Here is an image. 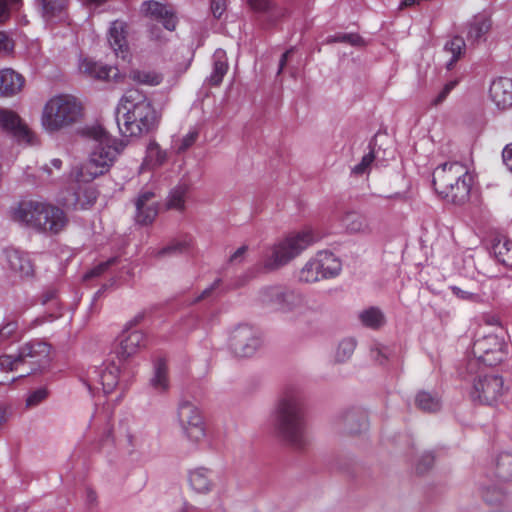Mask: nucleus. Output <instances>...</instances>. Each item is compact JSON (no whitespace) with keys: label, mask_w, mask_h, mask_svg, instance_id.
<instances>
[{"label":"nucleus","mask_w":512,"mask_h":512,"mask_svg":"<svg viewBox=\"0 0 512 512\" xmlns=\"http://www.w3.org/2000/svg\"><path fill=\"white\" fill-rule=\"evenodd\" d=\"M42 8V15L46 21L62 19L67 6V0H37Z\"/></svg>","instance_id":"34"},{"label":"nucleus","mask_w":512,"mask_h":512,"mask_svg":"<svg viewBox=\"0 0 512 512\" xmlns=\"http://www.w3.org/2000/svg\"><path fill=\"white\" fill-rule=\"evenodd\" d=\"M457 84V80H451L447 82L440 90V92L431 100V105L438 106L442 104L446 100L450 92L457 86Z\"/></svg>","instance_id":"47"},{"label":"nucleus","mask_w":512,"mask_h":512,"mask_svg":"<svg viewBox=\"0 0 512 512\" xmlns=\"http://www.w3.org/2000/svg\"><path fill=\"white\" fill-rule=\"evenodd\" d=\"M82 102L71 94L51 96L43 105L40 115L42 129L56 134L77 124L83 117Z\"/></svg>","instance_id":"4"},{"label":"nucleus","mask_w":512,"mask_h":512,"mask_svg":"<svg viewBox=\"0 0 512 512\" xmlns=\"http://www.w3.org/2000/svg\"><path fill=\"white\" fill-rule=\"evenodd\" d=\"M111 416V411H104L103 408H97L91 417L90 424H104L102 440L104 442H111L124 454L133 455L143 444V437L140 429L134 421L129 418L120 420L116 427H110L108 424Z\"/></svg>","instance_id":"6"},{"label":"nucleus","mask_w":512,"mask_h":512,"mask_svg":"<svg viewBox=\"0 0 512 512\" xmlns=\"http://www.w3.org/2000/svg\"><path fill=\"white\" fill-rule=\"evenodd\" d=\"M149 384L159 394H164L170 389L169 369L164 359H157L154 362Z\"/></svg>","instance_id":"28"},{"label":"nucleus","mask_w":512,"mask_h":512,"mask_svg":"<svg viewBox=\"0 0 512 512\" xmlns=\"http://www.w3.org/2000/svg\"><path fill=\"white\" fill-rule=\"evenodd\" d=\"M489 97L499 110L512 107V79L499 77L494 79L489 87Z\"/></svg>","instance_id":"23"},{"label":"nucleus","mask_w":512,"mask_h":512,"mask_svg":"<svg viewBox=\"0 0 512 512\" xmlns=\"http://www.w3.org/2000/svg\"><path fill=\"white\" fill-rule=\"evenodd\" d=\"M507 392L508 387L501 376L484 375L474 381L470 396L473 401L493 405L502 402Z\"/></svg>","instance_id":"12"},{"label":"nucleus","mask_w":512,"mask_h":512,"mask_svg":"<svg viewBox=\"0 0 512 512\" xmlns=\"http://www.w3.org/2000/svg\"><path fill=\"white\" fill-rule=\"evenodd\" d=\"M259 298L262 303L271 305L282 313L300 315L307 306L306 299L301 293L277 286L264 288Z\"/></svg>","instance_id":"10"},{"label":"nucleus","mask_w":512,"mask_h":512,"mask_svg":"<svg viewBox=\"0 0 512 512\" xmlns=\"http://www.w3.org/2000/svg\"><path fill=\"white\" fill-rule=\"evenodd\" d=\"M14 49V42L4 32L0 31V52L8 54Z\"/></svg>","instance_id":"56"},{"label":"nucleus","mask_w":512,"mask_h":512,"mask_svg":"<svg viewBox=\"0 0 512 512\" xmlns=\"http://www.w3.org/2000/svg\"><path fill=\"white\" fill-rule=\"evenodd\" d=\"M492 251L500 263L512 267V241L506 237H498L493 241Z\"/></svg>","instance_id":"32"},{"label":"nucleus","mask_w":512,"mask_h":512,"mask_svg":"<svg viewBox=\"0 0 512 512\" xmlns=\"http://www.w3.org/2000/svg\"><path fill=\"white\" fill-rule=\"evenodd\" d=\"M228 70L226 52L222 49H217L213 54V71L208 78L211 85H219Z\"/></svg>","instance_id":"31"},{"label":"nucleus","mask_w":512,"mask_h":512,"mask_svg":"<svg viewBox=\"0 0 512 512\" xmlns=\"http://www.w3.org/2000/svg\"><path fill=\"white\" fill-rule=\"evenodd\" d=\"M190 488L198 494H208L214 488L213 472L205 467H197L188 472Z\"/></svg>","instance_id":"25"},{"label":"nucleus","mask_w":512,"mask_h":512,"mask_svg":"<svg viewBox=\"0 0 512 512\" xmlns=\"http://www.w3.org/2000/svg\"><path fill=\"white\" fill-rule=\"evenodd\" d=\"M248 3L255 11H266L270 7V0H248Z\"/></svg>","instance_id":"61"},{"label":"nucleus","mask_w":512,"mask_h":512,"mask_svg":"<svg viewBox=\"0 0 512 512\" xmlns=\"http://www.w3.org/2000/svg\"><path fill=\"white\" fill-rule=\"evenodd\" d=\"M433 461H434L433 455L431 453H425L421 457L420 463L417 466V471L419 473H423L433 464Z\"/></svg>","instance_id":"58"},{"label":"nucleus","mask_w":512,"mask_h":512,"mask_svg":"<svg viewBox=\"0 0 512 512\" xmlns=\"http://www.w3.org/2000/svg\"><path fill=\"white\" fill-rule=\"evenodd\" d=\"M48 396L46 388H37L31 391L26 398V407L33 408L43 402Z\"/></svg>","instance_id":"46"},{"label":"nucleus","mask_w":512,"mask_h":512,"mask_svg":"<svg viewBox=\"0 0 512 512\" xmlns=\"http://www.w3.org/2000/svg\"><path fill=\"white\" fill-rule=\"evenodd\" d=\"M115 262V259H110L106 262H102L100 264H98L97 266H95L94 268H92L90 271H88L85 275H84V279L85 280H88V279H91V278H94V277H97V276H100L104 271L107 270V268L113 264Z\"/></svg>","instance_id":"52"},{"label":"nucleus","mask_w":512,"mask_h":512,"mask_svg":"<svg viewBox=\"0 0 512 512\" xmlns=\"http://www.w3.org/2000/svg\"><path fill=\"white\" fill-rule=\"evenodd\" d=\"M211 9L216 18H220L226 9V0H211Z\"/></svg>","instance_id":"59"},{"label":"nucleus","mask_w":512,"mask_h":512,"mask_svg":"<svg viewBox=\"0 0 512 512\" xmlns=\"http://www.w3.org/2000/svg\"><path fill=\"white\" fill-rule=\"evenodd\" d=\"M51 346L41 340L24 344L17 354L19 365L28 364L31 372L47 367L51 361Z\"/></svg>","instance_id":"16"},{"label":"nucleus","mask_w":512,"mask_h":512,"mask_svg":"<svg viewBox=\"0 0 512 512\" xmlns=\"http://www.w3.org/2000/svg\"><path fill=\"white\" fill-rule=\"evenodd\" d=\"M135 221L142 226L150 225L154 222L159 212V202L151 191H142L135 200Z\"/></svg>","instance_id":"19"},{"label":"nucleus","mask_w":512,"mask_h":512,"mask_svg":"<svg viewBox=\"0 0 512 512\" xmlns=\"http://www.w3.org/2000/svg\"><path fill=\"white\" fill-rule=\"evenodd\" d=\"M491 21L486 15L475 16L468 24L467 39L469 41H478L490 29Z\"/></svg>","instance_id":"35"},{"label":"nucleus","mask_w":512,"mask_h":512,"mask_svg":"<svg viewBox=\"0 0 512 512\" xmlns=\"http://www.w3.org/2000/svg\"><path fill=\"white\" fill-rule=\"evenodd\" d=\"M178 422L185 439L194 446L206 440V425L200 409L188 400L180 401L177 411Z\"/></svg>","instance_id":"8"},{"label":"nucleus","mask_w":512,"mask_h":512,"mask_svg":"<svg viewBox=\"0 0 512 512\" xmlns=\"http://www.w3.org/2000/svg\"><path fill=\"white\" fill-rule=\"evenodd\" d=\"M24 78L10 68L0 71V94L13 96L20 92L24 86Z\"/></svg>","instance_id":"29"},{"label":"nucleus","mask_w":512,"mask_h":512,"mask_svg":"<svg viewBox=\"0 0 512 512\" xmlns=\"http://www.w3.org/2000/svg\"><path fill=\"white\" fill-rule=\"evenodd\" d=\"M474 358L487 366L502 362L505 357L504 342L495 334H488L474 341L472 346Z\"/></svg>","instance_id":"14"},{"label":"nucleus","mask_w":512,"mask_h":512,"mask_svg":"<svg viewBox=\"0 0 512 512\" xmlns=\"http://www.w3.org/2000/svg\"><path fill=\"white\" fill-rule=\"evenodd\" d=\"M40 213V226L37 227L38 232L58 234L68 223L65 212L46 201L41 200Z\"/></svg>","instance_id":"17"},{"label":"nucleus","mask_w":512,"mask_h":512,"mask_svg":"<svg viewBox=\"0 0 512 512\" xmlns=\"http://www.w3.org/2000/svg\"><path fill=\"white\" fill-rule=\"evenodd\" d=\"M4 265L15 276L28 278L34 275V264L29 253L18 248L4 250Z\"/></svg>","instance_id":"18"},{"label":"nucleus","mask_w":512,"mask_h":512,"mask_svg":"<svg viewBox=\"0 0 512 512\" xmlns=\"http://www.w3.org/2000/svg\"><path fill=\"white\" fill-rule=\"evenodd\" d=\"M320 238V235L308 226L290 232L274 245L271 256L265 261V267L272 270L287 264Z\"/></svg>","instance_id":"7"},{"label":"nucleus","mask_w":512,"mask_h":512,"mask_svg":"<svg viewBox=\"0 0 512 512\" xmlns=\"http://www.w3.org/2000/svg\"><path fill=\"white\" fill-rule=\"evenodd\" d=\"M375 157L374 151L364 155L361 162L353 167L352 172L356 175L364 174L375 160Z\"/></svg>","instance_id":"48"},{"label":"nucleus","mask_w":512,"mask_h":512,"mask_svg":"<svg viewBox=\"0 0 512 512\" xmlns=\"http://www.w3.org/2000/svg\"><path fill=\"white\" fill-rule=\"evenodd\" d=\"M416 404L425 412H435L441 407L440 399L436 395L424 391L417 394Z\"/></svg>","instance_id":"43"},{"label":"nucleus","mask_w":512,"mask_h":512,"mask_svg":"<svg viewBox=\"0 0 512 512\" xmlns=\"http://www.w3.org/2000/svg\"><path fill=\"white\" fill-rule=\"evenodd\" d=\"M108 42L115 55L123 60L129 56L124 22L114 21L108 31Z\"/></svg>","instance_id":"24"},{"label":"nucleus","mask_w":512,"mask_h":512,"mask_svg":"<svg viewBox=\"0 0 512 512\" xmlns=\"http://www.w3.org/2000/svg\"><path fill=\"white\" fill-rule=\"evenodd\" d=\"M194 245L193 239L190 236H185L181 239L172 241L169 245L158 251L159 256L167 254H181L188 252Z\"/></svg>","instance_id":"41"},{"label":"nucleus","mask_w":512,"mask_h":512,"mask_svg":"<svg viewBox=\"0 0 512 512\" xmlns=\"http://www.w3.org/2000/svg\"><path fill=\"white\" fill-rule=\"evenodd\" d=\"M119 343L116 354L120 359H127L136 354L146 345V337L143 332L138 330H125L119 336Z\"/></svg>","instance_id":"22"},{"label":"nucleus","mask_w":512,"mask_h":512,"mask_svg":"<svg viewBox=\"0 0 512 512\" xmlns=\"http://www.w3.org/2000/svg\"><path fill=\"white\" fill-rule=\"evenodd\" d=\"M115 262V259H110L106 262H102L100 264H98L97 266H95L94 268H92L90 271H88L85 275H84V279L85 280H88V279H91V278H94V277H97V276H100L104 271L107 270V268L113 264Z\"/></svg>","instance_id":"53"},{"label":"nucleus","mask_w":512,"mask_h":512,"mask_svg":"<svg viewBox=\"0 0 512 512\" xmlns=\"http://www.w3.org/2000/svg\"><path fill=\"white\" fill-rule=\"evenodd\" d=\"M363 326L370 329H378L385 324V316L377 307H369L358 314Z\"/></svg>","instance_id":"37"},{"label":"nucleus","mask_w":512,"mask_h":512,"mask_svg":"<svg viewBox=\"0 0 512 512\" xmlns=\"http://www.w3.org/2000/svg\"><path fill=\"white\" fill-rule=\"evenodd\" d=\"M0 129L14 137L19 143L35 145L38 142L37 135L13 110L0 108Z\"/></svg>","instance_id":"15"},{"label":"nucleus","mask_w":512,"mask_h":512,"mask_svg":"<svg viewBox=\"0 0 512 512\" xmlns=\"http://www.w3.org/2000/svg\"><path fill=\"white\" fill-rule=\"evenodd\" d=\"M79 69L82 73L99 80H116L119 73L116 67L103 65L91 59H83Z\"/></svg>","instance_id":"27"},{"label":"nucleus","mask_w":512,"mask_h":512,"mask_svg":"<svg viewBox=\"0 0 512 512\" xmlns=\"http://www.w3.org/2000/svg\"><path fill=\"white\" fill-rule=\"evenodd\" d=\"M17 330V324L15 322H8L4 324L0 329V337H6L10 339Z\"/></svg>","instance_id":"60"},{"label":"nucleus","mask_w":512,"mask_h":512,"mask_svg":"<svg viewBox=\"0 0 512 512\" xmlns=\"http://www.w3.org/2000/svg\"><path fill=\"white\" fill-rule=\"evenodd\" d=\"M197 136L198 133L196 131H189L186 135H184L179 140V144L177 146L178 152H184L189 147H191L195 143Z\"/></svg>","instance_id":"50"},{"label":"nucleus","mask_w":512,"mask_h":512,"mask_svg":"<svg viewBox=\"0 0 512 512\" xmlns=\"http://www.w3.org/2000/svg\"><path fill=\"white\" fill-rule=\"evenodd\" d=\"M451 290L455 296L463 300L478 301L480 299L477 294L462 290L456 286L451 287Z\"/></svg>","instance_id":"57"},{"label":"nucleus","mask_w":512,"mask_h":512,"mask_svg":"<svg viewBox=\"0 0 512 512\" xmlns=\"http://www.w3.org/2000/svg\"><path fill=\"white\" fill-rule=\"evenodd\" d=\"M130 77L140 84L149 86H157L163 80L162 74L154 70H133Z\"/></svg>","instance_id":"42"},{"label":"nucleus","mask_w":512,"mask_h":512,"mask_svg":"<svg viewBox=\"0 0 512 512\" xmlns=\"http://www.w3.org/2000/svg\"><path fill=\"white\" fill-rule=\"evenodd\" d=\"M41 303L43 305H48L50 303L53 307H56L58 309L59 303L57 300L56 290L55 289L46 290L41 296Z\"/></svg>","instance_id":"54"},{"label":"nucleus","mask_w":512,"mask_h":512,"mask_svg":"<svg viewBox=\"0 0 512 512\" xmlns=\"http://www.w3.org/2000/svg\"><path fill=\"white\" fill-rule=\"evenodd\" d=\"M41 200L28 199L21 201L13 211V219L19 224L34 229L40 226Z\"/></svg>","instance_id":"21"},{"label":"nucleus","mask_w":512,"mask_h":512,"mask_svg":"<svg viewBox=\"0 0 512 512\" xmlns=\"http://www.w3.org/2000/svg\"><path fill=\"white\" fill-rule=\"evenodd\" d=\"M302 405L301 392L289 388L283 392L273 410L277 432L286 443L296 449H302L308 443Z\"/></svg>","instance_id":"2"},{"label":"nucleus","mask_w":512,"mask_h":512,"mask_svg":"<svg viewBox=\"0 0 512 512\" xmlns=\"http://www.w3.org/2000/svg\"><path fill=\"white\" fill-rule=\"evenodd\" d=\"M166 158V152L163 151L155 141H151L146 148V156L142 164V169H154L159 167L166 161Z\"/></svg>","instance_id":"36"},{"label":"nucleus","mask_w":512,"mask_h":512,"mask_svg":"<svg viewBox=\"0 0 512 512\" xmlns=\"http://www.w3.org/2000/svg\"><path fill=\"white\" fill-rule=\"evenodd\" d=\"M344 429L351 434H356L366 427L367 419L363 412L350 410L340 416Z\"/></svg>","instance_id":"30"},{"label":"nucleus","mask_w":512,"mask_h":512,"mask_svg":"<svg viewBox=\"0 0 512 512\" xmlns=\"http://www.w3.org/2000/svg\"><path fill=\"white\" fill-rule=\"evenodd\" d=\"M465 47L466 44L464 39L459 36H455L445 43L443 52L450 56L449 60L446 63V68L448 70H451L454 67V64L464 54Z\"/></svg>","instance_id":"33"},{"label":"nucleus","mask_w":512,"mask_h":512,"mask_svg":"<svg viewBox=\"0 0 512 512\" xmlns=\"http://www.w3.org/2000/svg\"><path fill=\"white\" fill-rule=\"evenodd\" d=\"M116 122L123 136L137 137L156 128L158 115L142 92L131 89L125 92L116 107Z\"/></svg>","instance_id":"1"},{"label":"nucleus","mask_w":512,"mask_h":512,"mask_svg":"<svg viewBox=\"0 0 512 512\" xmlns=\"http://www.w3.org/2000/svg\"><path fill=\"white\" fill-rule=\"evenodd\" d=\"M341 271L340 260L331 252L320 251L300 270L299 280L314 283L336 277Z\"/></svg>","instance_id":"11"},{"label":"nucleus","mask_w":512,"mask_h":512,"mask_svg":"<svg viewBox=\"0 0 512 512\" xmlns=\"http://www.w3.org/2000/svg\"><path fill=\"white\" fill-rule=\"evenodd\" d=\"M120 366L114 361H105L99 366H89L79 374L80 381L88 388L91 394L102 388L108 395L114 391L119 381Z\"/></svg>","instance_id":"9"},{"label":"nucleus","mask_w":512,"mask_h":512,"mask_svg":"<svg viewBox=\"0 0 512 512\" xmlns=\"http://www.w3.org/2000/svg\"><path fill=\"white\" fill-rule=\"evenodd\" d=\"M141 11L145 16L160 22L169 31L176 28L177 17L170 5L153 0L146 1L142 4Z\"/></svg>","instance_id":"20"},{"label":"nucleus","mask_w":512,"mask_h":512,"mask_svg":"<svg viewBox=\"0 0 512 512\" xmlns=\"http://www.w3.org/2000/svg\"><path fill=\"white\" fill-rule=\"evenodd\" d=\"M472 176L465 165L449 162L438 166L433 172L435 191L444 199L455 204L464 203L470 193Z\"/></svg>","instance_id":"5"},{"label":"nucleus","mask_w":512,"mask_h":512,"mask_svg":"<svg viewBox=\"0 0 512 512\" xmlns=\"http://www.w3.org/2000/svg\"><path fill=\"white\" fill-rule=\"evenodd\" d=\"M62 167V161L58 158H55V159H52L50 161V166L49 165H44L42 168H41V171H42V179L43 180H49L52 176H53V169H56L57 171H60Z\"/></svg>","instance_id":"51"},{"label":"nucleus","mask_w":512,"mask_h":512,"mask_svg":"<svg viewBox=\"0 0 512 512\" xmlns=\"http://www.w3.org/2000/svg\"><path fill=\"white\" fill-rule=\"evenodd\" d=\"M329 42H346L353 46L362 44V38L357 34H340L333 36L329 39Z\"/></svg>","instance_id":"49"},{"label":"nucleus","mask_w":512,"mask_h":512,"mask_svg":"<svg viewBox=\"0 0 512 512\" xmlns=\"http://www.w3.org/2000/svg\"><path fill=\"white\" fill-rule=\"evenodd\" d=\"M356 348V341L354 338L342 339L335 351V361L342 363L351 358Z\"/></svg>","instance_id":"44"},{"label":"nucleus","mask_w":512,"mask_h":512,"mask_svg":"<svg viewBox=\"0 0 512 512\" xmlns=\"http://www.w3.org/2000/svg\"><path fill=\"white\" fill-rule=\"evenodd\" d=\"M21 365L17 357L3 355L0 357V385L8 384L15 380L14 376H10V372L16 371Z\"/></svg>","instance_id":"39"},{"label":"nucleus","mask_w":512,"mask_h":512,"mask_svg":"<svg viewBox=\"0 0 512 512\" xmlns=\"http://www.w3.org/2000/svg\"><path fill=\"white\" fill-rule=\"evenodd\" d=\"M343 222L346 228L351 232L366 233L371 231L367 218L357 213H348L344 217Z\"/></svg>","instance_id":"40"},{"label":"nucleus","mask_w":512,"mask_h":512,"mask_svg":"<svg viewBox=\"0 0 512 512\" xmlns=\"http://www.w3.org/2000/svg\"><path fill=\"white\" fill-rule=\"evenodd\" d=\"M387 350L388 349L385 347L377 346L375 349L372 350V353H373L374 358L379 363H383L384 360H386L388 358Z\"/></svg>","instance_id":"63"},{"label":"nucleus","mask_w":512,"mask_h":512,"mask_svg":"<svg viewBox=\"0 0 512 512\" xmlns=\"http://www.w3.org/2000/svg\"><path fill=\"white\" fill-rule=\"evenodd\" d=\"M495 473L503 481L512 480V453H500L495 459Z\"/></svg>","instance_id":"38"},{"label":"nucleus","mask_w":512,"mask_h":512,"mask_svg":"<svg viewBox=\"0 0 512 512\" xmlns=\"http://www.w3.org/2000/svg\"><path fill=\"white\" fill-rule=\"evenodd\" d=\"M78 185L81 183L76 182ZM97 190L89 186H79L76 192H73L68 197L64 198V203L67 206H73L76 209H86L91 207L97 199Z\"/></svg>","instance_id":"26"},{"label":"nucleus","mask_w":512,"mask_h":512,"mask_svg":"<svg viewBox=\"0 0 512 512\" xmlns=\"http://www.w3.org/2000/svg\"><path fill=\"white\" fill-rule=\"evenodd\" d=\"M83 133L96 144L88 160L74 167L70 177L78 183H90L109 171L122 147L99 125L88 126L84 128Z\"/></svg>","instance_id":"3"},{"label":"nucleus","mask_w":512,"mask_h":512,"mask_svg":"<svg viewBox=\"0 0 512 512\" xmlns=\"http://www.w3.org/2000/svg\"><path fill=\"white\" fill-rule=\"evenodd\" d=\"M261 345V334L252 326L239 325L230 334L229 347L237 357H251Z\"/></svg>","instance_id":"13"},{"label":"nucleus","mask_w":512,"mask_h":512,"mask_svg":"<svg viewBox=\"0 0 512 512\" xmlns=\"http://www.w3.org/2000/svg\"><path fill=\"white\" fill-rule=\"evenodd\" d=\"M247 251V246H241L239 247L231 256H230V262L232 263H235V262H241L243 257H244V254L246 253Z\"/></svg>","instance_id":"64"},{"label":"nucleus","mask_w":512,"mask_h":512,"mask_svg":"<svg viewBox=\"0 0 512 512\" xmlns=\"http://www.w3.org/2000/svg\"><path fill=\"white\" fill-rule=\"evenodd\" d=\"M21 0H0V21H5L8 16L9 7H16Z\"/></svg>","instance_id":"55"},{"label":"nucleus","mask_w":512,"mask_h":512,"mask_svg":"<svg viewBox=\"0 0 512 512\" xmlns=\"http://www.w3.org/2000/svg\"><path fill=\"white\" fill-rule=\"evenodd\" d=\"M186 190L183 187L173 189L168 197L167 205L169 208L182 210L185 203Z\"/></svg>","instance_id":"45"},{"label":"nucleus","mask_w":512,"mask_h":512,"mask_svg":"<svg viewBox=\"0 0 512 512\" xmlns=\"http://www.w3.org/2000/svg\"><path fill=\"white\" fill-rule=\"evenodd\" d=\"M502 158H503L504 164L512 172V143L508 144L504 148V150L502 152Z\"/></svg>","instance_id":"62"}]
</instances>
